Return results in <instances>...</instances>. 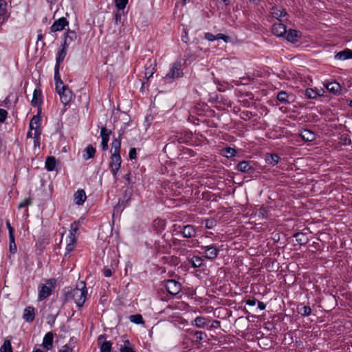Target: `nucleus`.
Masks as SVG:
<instances>
[{
  "label": "nucleus",
  "instance_id": "obj_1",
  "mask_svg": "<svg viewBox=\"0 0 352 352\" xmlns=\"http://www.w3.org/2000/svg\"><path fill=\"white\" fill-rule=\"evenodd\" d=\"M87 290L86 288L85 283L80 281L76 287L67 292L65 295V302L74 300L76 305L79 307H82L86 300Z\"/></svg>",
  "mask_w": 352,
  "mask_h": 352
},
{
  "label": "nucleus",
  "instance_id": "obj_2",
  "mask_svg": "<svg viewBox=\"0 0 352 352\" xmlns=\"http://www.w3.org/2000/svg\"><path fill=\"white\" fill-rule=\"evenodd\" d=\"M182 65L180 61H176L170 65L169 72L164 77V80L171 82L183 76Z\"/></svg>",
  "mask_w": 352,
  "mask_h": 352
},
{
  "label": "nucleus",
  "instance_id": "obj_3",
  "mask_svg": "<svg viewBox=\"0 0 352 352\" xmlns=\"http://www.w3.org/2000/svg\"><path fill=\"white\" fill-rule=\"evenodd\" d=\"M47 283L49 285L42 284L39 287L38 298L40 301L45 300L52 294V287L56 284V279L50 278L47 280Z\"/></svg>",
  "mask_w": 352,
  "mask_h": 352
},
{
  "label": "nucleus",
  "instance_id": "obj_4",
  "mask_svg": "<svg viewBox=\"0 0 352 352\" xmlns=\"http://www.w3.org/2000/svg\"><path fill=\"white\" fill-rule=\"evenodd\" d=\"M56 92L60 96V102L66 106L68 104L73 97L72 91L69 89L67 85H63L59 87L58 88H56Z\"/></svg>",
  "mask_w": 352,
  "mask_h": 352
},
{
  "label": "nucleus",
  "instance_id": "obj_5",
  "mask_svg": "<svg viewBox=\"0 0 352 352\" xmlns=\"http://www.w3.org/2000/svg\"><path fill=\"white\" fill-rule=\"evenodd\" d=\"M164 287L167 292L173 296L178 294L182 290V285L180 283L173 279L165 280Z\"/></svg>",
  "mask_w": 352,
  "mask_h": 352
},
{
  "label": "nucleus",
  "instance_id": "obj_6",
  "mask_svg": "<svg viewBox=\"0 0 352 352\" xmlns=\"http://www.w3.org/2000/svg\"><path fill=\"white\" fill-rule=\"evenodd\" d=\"M121 157L120 154L112 153L111 156V161L109 163V166L111 168V172L114 176L116 175L118 171L119 170L121 166Z\"/></svg>",
  "mask_w": 352,
  "mask_h": 352
},
{
  "label": "nucleus",
  "instance_id": "obj_7",
  "mask_svg": "<svg viewBox=\"0 0 352 352\" xmlns=\"http://www.w3.org/2000/svg\"><path fill=\"white\" fill-rule=\"evenodd\" d=\"M284 36L288 42L294 44L300 40L302 38V33L298 30L289 29V30H287V33Z\"/></svg>",
  "mask_w": 352,
  "mask_h": 352
},
{
  "label": "nucleus",
  "instance_id": "obj_8",
  "mask_svg": "<svg viewBox=\"0 0 352 352\" xmlns=\"http://www.w3.org/2000/svg\"><path fill=\"white\" fill-rule=\"evenodd\" d=\"M202 254L208 259H213L218 255L219 249L213 245L202 247Z\"/></svg>",
  "mask_w": 352,
  "mask_h": 352
},
{
  "label": "nucleus",
  "instance_id": "obj_9",
  "mask_svg": "<svg viewBox=\"0 0 352 352\" xmlns=\"http://www.w3.org/2000/svg\"><path fill=\"white\" fill-rule=\"evenodd\" d=\"M69 25V22L65 17H61L56 20L50 27L51 32H56L65 29V26Z\"/></svg>",
  "mask_w": 352,
  "mask_h": 352
},
{
  "label": "nucleus",
  "instance_id": "obj_10",
  "mask_svg": "<svg viewBox=\"0 0 352 352\" xmlns=\"http://www.w3.org/2000/svg\"><path fill=\"white\" fill-rule=\"evenodd\" d=\"M272 32L278 37H283L287 33L286 26L282 23H275L272 25Z\"/></svg>",
  "mask_w": 352,
  "mask_h": 352
},
{
  "label": "nucleus",
  "instance_id": "obj_11",
  "mask_svg": "<svg viewBox=\"0 0 352 352\" xmlns=\"http://www.w3.org/2000/svg\"><path fill=\"white\" fill-rule=\"evenodd\" d=\"M270 14L272 17L281 21V18L287 15L286 10L280 7H273L271 9Z\"/></svg>",
  "mask_w": 352,
  "mask_h": 352
},
{
  "label": "nucleus",
  "instance_id": "obj_12",
  "mask_svg": "<svg viewBox=\"0 0 352 352\" xmlns=\"http://www.w3.org/2000/svg\"><path fill=\"white\" fill-rule=\"evenodd\" d=\"M156 61H151V59L148 60V63L145 65V78L148 80L149 79L156 71Z\"/></svg>",
  "mask_w": 352,
  "mask_h": 352
},
{
  "label": "nucleus",
  "instance_id": "obj_13",
  "mask_svg": "<svg viewBox=\"0 0 352 352\" xmlns=\"http://www.w3.org/2000/svg\"><path fill=\"white\" fill-rule=\"evenodd\" d=\"M34 308L32 307H27L24 309L23 318L28 322H32L34 320Z\"/></svg>",
  "mask_w": 352,
  "mask_h": 352
},
{
  "label": "nucleus",
  "instance_id": "obj_14",
  "mask_svg": "<svg viewBox=\"0 0 352 352\" xmlns=\"http://www.w3.org/2000/svg\"><path fill=\"white\" fill-rule=\"evenodd\" d=\"M54 335L52 332H48L45 334L43 340V346L47 349L50 350L53 347Z\"/></svg>",
  "mask_w": 352,
  "mask_h": 352
},
{
  "label": "nucleus",
  "instance_id": "obj_15",
  "mask_svg": "<svg viewBox=\"0 0 352 352\" xmlns=\"http://www.w3.org/2000/svg\"><path fill=\"white\" fill-rule=\"evenodd\" d=\"M78 228L77 223L74 222V223H72L71 229L69 230V235H68L69 240H70L69 242L74 243V242H76L77 240H78Z\"/></svg>",
  "mask_w": 352,
  "mask_h": 352
},
{
  "label": "nucleus",
  "instance_id": "obj_16",
  "mask_svg": "<svg viewBox=\"0 0 352 352\" xmlns=\"http://www.w3.org/2000/svg\"><path fill=\"white\" fill-rule=\"evenodd\" d=\"M209 320L206 318L197 316L191 322V325L195 326L197 328H205Z\"/></svg>",
  "mask_w": 352,
  "mask_h": 352
},
{
  "label": "nucleus",
  "instance_id": "obj_17",
  "mask_svg": "<svg viewBox=\"0 0 352 352\" xmlns=\"http://www.w3.org/2000/svg\"><path fill=\"white\" fill-rule=\"evenodd\" d=\"M68 46H65L63 44H61V48L58 50L56 58V65L60 66V63L63 61L66 54H67V49Z\"/></svg>",
  "mask_w": 352,
  "mask_h": 352
},
{
  "label": "nucleus",
  "instance_id": "obj_18",
  "mask_svg": "<svg viewBox=\"0 0 352 352\" xmlns=\"http://www.w3.org/2000/svg\"><path fill=\"white\" fill-rule=\"evenodd\" d=\"M87 199L84 190H78L74 194V201L77 205H82Z\"/></svg>",
  "mask_w": 352,
  "mask_h": 352
},
{
  "label": "nucleus",
  "instance_id": "obj_19",
  "mask_svg": "<svg viewBox=\"0 0 352 352\" xmlns=\"http://www.w3.org/2000/svg\"><path fill=\"white\" fill-rule=\"evenodd\" d=\"M326 89L331 93L338 95L340 94L341 86L336 82H331L326 85Z\"/></svg>",
  "mask_w": 352,
  "mask_h": 352
},
{
  "label": "nucleus",
  "instance_id": "obj_20",
  "mask_svg": "<svg viewBox=\"0 0 352 352\" xmlns=\"http://www.w3.org/2000/svg\"><path fill=\"white\" fill-rule=\"evenodd\" d=\"M300 136L306 142H311L315 140V134L310 130L305 129L300 131Z\"/></svg>",
  "mask_w": 352,
  "mask_h": 352
},
{
  "label": "nucleus",
  "instance_id": "obj_21",
  "mask_svg": "<svg viewBox=\"0 0 352 352\" xmlns=\"http://www.w3.org/2000/svg\"><path fill=\"white\" fill-rule=\"evenodd\" d=\"M324 92L323 89L315 90L308 88L305 91V96L309 99H315L318 96H322Z\"/></svg>",
  "mask_w": 352,
  "mask_h": 352
},
{
  "label": "nucleus",
  "instance_id": "obj_22",
  "mask_svg": "<svg viewBox=\"0 0 352 352\" xmlns=\"http://www.w3.org/2000/svg\"><path fill=\"white\" fill-rule=\"evenodd\" d=\"M77 38L76 33L74 31L68 30L65 36L64 41L62 44L65 46H69L71 43Z\"/></svg>",
  "mask_w": 352,
  "mask_h": 352
},
{
  "label": "nucleus",
  "instance_id": "obj_23",
  "mask_svg": "<svg viewBox=\"0 0 352 352\" xmlns=\"http://www.w3.org/2000/svg\"><path fill=\"white\" fill-rule=\"evenodd\" d=\"M188 333L195 337V342L196 343H200L207 337V334L201 331H194L189 329Z\"/></svg>",
  "mask_w": 352,
  "mask_h": 352
},
{
  "label": "nucleus",
  "instance_id": "obj_24",
  "mask_svg": "<svg viewBox=\"0 0 352 352\" xmlns=\"http://www.w3.org/2000/svg\"><path fill=\"white\" fill-rule=\"evenodd\" d=\"M335 58L337 60H344L349 58H352V50L349 49H345L343 51H341L337 53L335 55Z\"/></svg>",
  "mask_w": 352,
  "mask_h": 352
},
{
  "label": "nucleus",
  "instance_id": "obj_25",
  "mask_svg": "<svg viewBox=\"0 0 352 352\" xmlns=\"http://www.w3.org/2000/svg\"><path fill=\"white\" fill-rule=\"evenodd\" d=\"M122 133H120L117 138H114L111 143L112 153L120 154L121 148Z\"/></svg>",
  "mask_w": 352,
  "mask_h": 352
},
{
  "label": "nucleus",
  "instance_id": "obj_26",
  "mask_svg": "<svg viewBox=\"0 0 352 352\" xmlns=\"http://www.w3.org/2000/svg\"><path fill=\"white\" fill-rule=\"evenodd\" d=\"M182 234L186 238H190L195 236L196 232L194 227L191 225H187L182 229Z\"/></svg>",
  "mask_w": 352,
  "mask_h": 352
},
{
  "label": "nucleus",
  "instance_id": "obj_27",
  "mask_svg": "<svg viewBox=\"0 0 352 352\" xmlns=\"http://www.w3.org/2000/svg\"><path fill=\"white\" fill-rule=\"evenodd\" d=\"M41 103V91L39 89H35L33 93L31 104L34 107L40 105Z\"/></svg>",
  "mask_w": 352,
  "mask_h": 352
},
{
  "label": "nucleus",
  "instance_id": "obj_28",
  "mask_svg": "<svg viewBox=\"0 0 352 352\" xmlns=\"http://www.w3.org/2000/svg\"><path fill=\"white\" fill-rule=\"evenodd\" d=\"M297 311L299 314L302 316H308L311 313V309L309 306L307 305H298L297 307Z\"/></svg>",
  "mask_w": 352,
  "mask_h": 352
},
{
  "label": "nucleus",
  "instance_id": "obj_29",
  "mask_svg": "<svg viewBox=\"0 0 352 352\" xmlns=\"http://www.w3.org/2000/svg\"><path fill=\"white\" fill-rule=\"evenodd\" d=\"M41 125V118L38 114L34 116L30 122V129L31 130L36 129L40 127Z\"/></svg>",
  "mask_w": 352,
  "mask_h": 352
},
{
  "label": "nucleus",
  "instance_id": "obj_30",
  "mask_svg": "<svg viewBox=\"0 0 352 352\" xmlns=\"http://www.w3.org/2000/svg\"><path fill=\"white\" fill-rule=\"evenodd\" d=\"M96 153V149L92 146V145H88L85 150V153L83 154V157L85 160H89L90 158H93Z\"/></svg>",
  "mask_w": 352,
  "mask_h": 352
},
{
  "label": "nucleus",
  "instance_id": "obj_31",
  "mask_svg": "<svg viewBox=\"0 0 352 352\" xmlns=\"http://www.w3.org/2000/svg\"><path fill=\"white\" fill-rule=\"evenodd\" d=\"M7 7L8 3L6 1L0 0V16H1L3 19H7L8 18Z\"/></svg>",
  "mask_w": 352,
  "mask_h": 352
},
{
  "label": "nucleus",
  "instance_id": "obj_32",
  "mask_svg": "<svg viewBox=\"0 0 352 352\" xmlns=\"http://www.w3.org/2000/svg\"><path fill=\"white\" fill-rule=\"evenodd\" d=\"M59 68L60 66L55 65L54 67V80L56 82V88H58L59 87L65 85L63 84V80L60 78V76L59 74Z\"/></svg>",
  "mask_w": 352,
  "mask_h": 352
},
{
  "label": "nucleus",
  "instance_id": "obj_33",
  "mask_svg": "<svg viewBox=\"0 0 352 352\" xmlns=\"http://www.w3.org/2000/svg\"><path fill=\"white\" fill-rule=\"evenodd\" d=\"M56 166V159L54 157H48L45 161V168L48 171H52Z\"/></svg>",
  "mask_w": 352,
  "mask_h": 352
},
{
  "label": "nucleus",
  "instance_id": "obj_34",
  "mask_svg": "<svg viewBox=\"0 0 352 352\" xmlns=\"http://www.w3.org/2000/svg\"><path fill=\"white\" fill-rule=\"evenodd\" d=\"M252 168V166L246 161L240 162L237 165V169L243 173L248 172Z\"/></svg>",
  "mask_w": 352,
  "mask_h": 352
},
{
  "label": "nucleus",
  "instance_id": "obj_35",
  "mask_svg": "<svg viewBox=\"0 0 352 352\" xmlns=\"http://www.w3.org/2000/svg\"><path fill=\"white\" fill-rule=\"evenodd\" d=\"M129 320L131 322L137 324L144 323V319L141 314L131 315L129 316Z\"/></svg>",
  "mask_w": 352,
  "mask_h": 352
},
{
  "label": "nucleus",
  "instance_id": "obj_36",
  "mask_svg": "<svg viewBox=\"0 0 352 352\" xmlns=\"http://www.w3.org/2000/svg\"><path fill=\"white\" fill-rule=\"evenodd\" d=\"M280 160L279 156L277 154H270L269 156L266 157V161L272 165L276 164Z\"/></svg>",
  "mask_w": 352,
  "mask_h": 352
},
{
  "label": "nucleus",
  "instance_id": "obj_37",
  "mask_svg": "<svg viewBox=\"0 0 352 352\" xmlns=\"http://www.w3.org/2000/svg\"><path fill=\"white\" fill-rule=\"evenodd\" d=\"M1 352H13L11 342L10 340H6L4 341L3 345L0 348Z\"/></svg>",
  "mask_w": 352,
  "mask_h": 352
},
{
  "label": "nucleus",
  "instance_id": "obj_38",
  "mask_svg": "<svg viewBox=\"0 0 352 352\" xmlns=\"http://www.w3.org/2000/svg\"><path fill=\"white\" fill-rule=\"evenodd\" d=\"M111 133V130H107L104 126L102 127L100 131V136L102 138V140L109 142V135Z\"/></svg>",
  "mask_w": 352,
  "mask_h": 352
},
{
  "label": "nucleus",
  "instance_id": "obj_39",
  "mask_svg": "<svg viewBox=\"0 0 352 352\" xmlns=\"http://www.w3.org/2000/svg\"><path fill=\"white\" fill-rule=\"evenodd\" d=\"M277 99L282 103H287L288 102V94L286 91H281L277 94Z\"/></svg>",
  "mask_w": 352,
  "mask_h": 352
},
{
  "label": "nucleus",
  "instance_id": "obj_40",
  "mask_svg": "<svg viewBox=\"0 0 352 352\" xmlns=\"http://www.w3.org/2000/svg\"><path fill=\"white\" fill-rule=\"evenodd\" d=\"M112 343L110 341H104L100 346L101 352H110L111 349Z\"/></svg>",
  "mask_w": 352,
  "mask_h": 352
},
{
  "label": "nucleus",
  "instance_id": "obj_41",
  "mask_svg": "<svg viewBox=\"0 0 352 352\" xmlns=\"http://www.w3.org/2000/svg\"><path fill=\"white\" fill-rule=\"evenodd\" d=\"M190 263L193 267H199L202 265V259L199 256H193L191 258Z\"/></svg>",
  "mask_w": 352,
  "mask_h": 352
},
{
  "label": "nucleus",
  "instance_id": "obj_42",
  "mask_svg": "<svg viewBox=\"0 0 352 352\" xmlns=\"http://www.w3.org/2000/svg\"><path fill=\"white\" fill-rule=\"evenodd\" d=\"M223 155L227 157L234 156L236 151L234 148L231 147H226L223 150Z\"/></svg>",
  "mask_w": 352,
  "mask_h": 352
},
{
  "label": "nucleus",
  "instance_id": "obj_43",
  "mask_svg": "<svg viewBox=\"0 0 352 352\" xmlns=\"http://www.w3.org/2000/svg\"><path fill=\"white\" fill-rule=\"evenodd\" d=\"M128 0H115V4L118 10H122L125 8Z\"/></svg>",
  "mask_w": 352,
  "mask_h": 352
},
{
  "label": "nucleus",
  "instance_id": "obj_44",
  "mask_svg": "<svg viewBox=\"0 0 352 352\" xmlns=\"http://www.w3.org/2000/svg\"><path fill=\"white\" fill-rule=\"evenodd\" d=\"M32 204V201L30 198L28 199H25L24 200H23L18 206V208L19 209H21L23 207H25V206H30Z\"/></svg>",
  "mask_w": 352,
  "mask_h": 352
},
{
  "label": "nucleus",
  "instance_id": "obj_45",
  "mask_svg": "<svg viewBox=\"0 0 352 352\" xmlns=\"http://www.w3.org/2000/svg\"><path fill=\"white\" fill-rule=\"evenodd\" d=\"M216 226V221L214 219L206 220V227L211 229Z\"/></svg>",
  "mask_w": 352,
  "mask_h": 352
},
{
  "label": "nucleus",
  "instance_id": "obj_46",
  "mask_svg": "<svg viewBox=\"0 0 352 352\" xmlns=\"http://www.w3.org/2000/svg\"><path fill=\"white\" fill-rule=\"evenodd\" d=\"M8 116V112L3 109H0V122H3Z\"/></svg>",
  "mask_w": 352,
  "mask_h": 352
},
{
  "label": "nucleus",
  "instance_id": "obj_47",
  "mask_svg": "<svg viewBox=\"0 0 352 352\" xmlns=\"http://www.w3.org/2000/svg\"><path fill=\"white\" fill-rule=\"evenodd\" d=\"M75 243H67L66 246V252L65 254V256H66L67 254H69L71 252L74 250L75 248Z\"/></svg>",
  "mask_w": 352,
  "mask_h": 352
},
{
  "label": "nucleus",
  "instance_id": "obj_48",
  "mask_svg": "<svg viewBox=\"0 0 352 352\" xmlns=\"http://www.w3.org/2000/svg\"><path fill=\"white\" fill-rule=\"evenodd\" d=\"M215 38H216V40H219V39H222L226 43L228 42L229 41V37L228 36H226L223 34H217V35H215Z\"/></svg>",
  "mask_w": 352,
  "mask_h": 352
},
{
  "label": "nucleus",
  "instance_id": "obj_49",
  "mask_svg": "<svg viewBox=\"0 0 352 352\" xmlns=\"http://www.w3.org/2000/svg\"><path fill=\"white\" fill-rule=\"evenodd\" d=\"M129 155L131 160H135L137 157L136 149L135 148H131L129 151Z\"/></svg>",
  "mask_w": 352,
  "mask_h": 352
},
{
  "label": "nucleus",
  "instance_id": "obj_50",
  "mask_svg": "<svg viewBox=\"0 0 352 352\" xmlns=\"http://www.w3.org/2000/svg\"><path fill=\"white\" fill-rule=\"evenodd\" d=\"M205 38L209 41H214L216 40L215 35L210 32H207L205 34Z\"/></svg>",
  "mask_w": 352,
  "mask_h": 352
},
{
  "label": "nucleus",
  "instance_id": "obj_51",
  "mask_svg": "<svg viewBox=\"0 0 352 352\" xmlns=\"http://www.w3.org/2000/svg\"><path fill=\"white\" fill-rule=\"evenodd\" d=\"M221 322L219 320H214L212 321L210 328L212 329H218L220 327Z\"/></svg>",
  "mask_w": 352,
  "mask_h": 352
},
{
  "label": "nucleus",
  "instance_id": "obj_52",
  "mask_svg": "<svg viewBox=\"0 0 352 352\" xmlns=\"http://www.w3.org/2000/svg\"><path fill=\"white\" fill-rule=\"evenodd\" d=\"M73 349L67 344L64 345L61 349H60L59 352H72Z\"/></svg>",
  "mask_w": 352,
  "mask_h": 352
},
{
  "label": "nucleus",
  "instance_id": "obj_53",
  "mask_svg": "<svg viewBox=\"0 0 352 352\" xmlns=\"http://www.w3.org/2000/svg\"><path fill=\"white\" fill-rule=\"evenodd\" d=\"M17 248L16 243H10V252L11 254H15L16 252Z\"/></svg>",
  "mask_w": 352,
  "mask_h": 352
},
{
  "label": "nucleus",
  "instance_id": "obj_54",
  "mask_svg": "<svg viewBox=\"0 0 352 352\" xmlns=\"http://www.w3.org/2000/svg\"><path fill=\"white\" fill-rule=\"evenodd\" d=\"M294 236L296 237V240L297 241H304V240H307V241L308 240L307 239H302V238L305 237V236L304 234H302L298 233Z\"/></svg>",
  "mask_w": 352,
  "mask_h": 352
},
{
  "label": "nucleus",
  "instance_id": "obj_55",
  "mask_svg": "<svg viewBox=\"0 0 352 352\" xmlns=\"http://www.w3.org/2000/svg\"><path fill=\"white\" fill-rule=\"evenodd\" d=\"M33 131H34V133H33L34 136L33 137L40 138L41 134V130L40 127L36 128V129H33Z\"/></svg>",
  "mask_w": 352,
  "mask_h": 352
},
{
  "label": "nucleus",
  "instance_id": "obj_56",
  "mask_svg": "<svg viewBox=\"0 0 352 352\" xmlns=\"http://www.w3.org/2000/svg\"><path fill=\"white\" fill-rule=\"evenodd\" d=\"M120 352H135L133 348L120 347Z\"/></svg>",
  "mask_w": 352,
  "mask_h": 352
},
{
  "label": "nucleus",
  "instance_id": "obj_57",
  "mask_svg": "<svg viewBox=\"0 0 352 352\" xmlns=\"http://www.w3.org/2000/svg\"><path fill=\"white\" fill-rule=\"evenodd\" d=\"M256 302V300L255 298H253V299H248V300H247L245 303L248 305L254 306V305H255Z\"/></svg>",
  "mask_w": 352,
  "mask_h": 352
},
{
  "label": "nucleus",
  "instance_id": "obj_58",
  "mask_svg": "<svg viewBox=\"0 0 352 352\" xmlns=\"http://www.w3.org/2000/svg\"><path fill=\"white\" fill-rule=\"evenodd\" d=\"M121 347L133 348L132 344L129 340H124V345L121 346Z\"/></svg>",
  "mask_w": 352,
  "mask_h": 352
},
{
  "label": "nucleus",
  "instance_id": "obj_59",
  "mask_svg": "<svg viewBox=\"0 0 352 352\" xmlns=\"http://www.w3.org/2000/svg\"><path fill=\"white\" fill-rule=\"evenodd\" d=\"M103 274L106 277H110L112 275V271L110 269H104Z\"/></svg>",
  "mask_w": 352,
  "mask_h": 352
},
{
  "label": "nucleus",
  "instance_id": "obj_60",
  "mask_svg": "<svg viewBox=\"0 0 352 352\" xmlns=\"http://www.w3.org/2000/svg\"><path fill=\"white\" fill-rule=\"evenodd\" d=\"M34 147L40 146V138L33 137Z\"/></svg>",
  "mask_w": 352,
  "mask_h": 352
},
{
  "label": "nucleus",
  "instance_id": "obj_61",
  "mask_svg": "<svg viewBox=\"0 0 352 352\" xmlns=\"http://www.w3.org/2000/svg\"><path fill=\"white\" fill-rule=\"evenodd\" d=\"M108 142L107 141H102L101 142V146H102V149L103 151H106L108 148Z\"/></svg>",
  "mask_w": 352,
  "mask_h": 352
},
{
  "label": "nucleus",
  "instance_id": "obj_62",
  "mask_svg": "<svg viewBox=\"0 0 352 352\" xmlns=\"http://www.w3.org/2000/svg\"><path fill=\"white\" fill-rule=\"evenodd\" d=\"M156 225L163 227L164 226V222L163 220H155L154 221V226Z\"/></svg>",
  "mask_w": 352,
  "mask_h": 352
},
{
  "label": "nucleus",
  "instance_id": "obj_63",
  "mask_svg": "<svg viewBox=\"0 0 352 352\" xmlns=\"http://www.w3.org/2000/svg\"><path fill=\"white\" fill-rule=\"evenodd\" d=\"M265 304L261 301H258V307L261 309V310H264L265 309Z\"/></svg>",
  "mask_w": 352,
  "mask_h": 352
},
{
  "label": "nucleus",
  "instance_id": "obj_64",
  "mask_svg": "<svg viewBox=\"0 0 352 352\" xmlns=\"http://www.w3.org/2000/svg\"><path fill=\"white\" fill-rule=\"evenodd\" d=\"M121 20V14L120 13H116L115 14V23H118V21H120Z\"/></svg>",
  "mask_w": 352,
  "mask_h": 352
}]
</instances>
